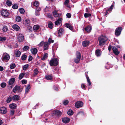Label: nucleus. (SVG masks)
<instances>
[{"mask_svg":"<svg viewBox=\"0 0 125 125\" xmlns=\"http://www.w3.org/2000/svg\"><path fill=\"white\" fill-rule=\"evenodd\" d=\"M90 43L89 41H84L82 42V45L83 47H86Z\"/></svg>","mask_w":125,"mask_h":125,"instance_id":"nucleus-15","label":"nucleus"},{"mask_svg":"<svg viewBox=\"0 0 125 125\" xmlns=\"http://www.w3.org/2000/svg\"><path fill=\"white\" fill-rule=\"evenodd\" d=\"M46 79L48 80H51L53 78L52 76L49 75L46 76H45Z\"/></svg>","mask_w":125,"mask_h":125,"instance_id":"nucleus-31","label":"nucleus"},{"mask_svg":"<svg viewBox=\"0 0 125 125\" xmlns=\"http://www.w3.org/2000/svg\"><path fill=\"white\" fill-rule=\"evenodd\" d=\"M7 112V109L4 107H2L0 108V112L3 114H5Z\"/></svg>","mask_w":125,"mask_h":125,"instance_id":"nucleus-10","label":"nucleus"},{"mask_svg":"<svg viewBox=\"0 0 125 125\" xmlns=\"http://www.w3.org/2000/svg\"><path fill=\"white\" fill-rule=\"evenodd\" d=\"M12 8L14 9H17L18 8V6L17 4H15L12 5Z\"/></svg>","mask_w":125,"mask_h":125,"instance_id":"nucleus-44","label":"nucleus"},{"mask_svg":"<svg viewBox=\"0 0 125 125\" xmlns=\"http://www.w3.org/2000/svg\"><path fill=\"white\" fill-rule=\"evenodd\" d=\"M40 26L38 25H34L33 27V29L34 32H37L38 29L40 28Z\"/></svg>","mask_w":125,"mask_h":125,"instance_id":"nucleus-16","label":"nucleus"},{"mask_svg":"<svg viewBox=\"0 0 125 125\" xmlns=\"http://www.w3.org/2000/svg\"><path fill=\"white\" fill-rule=\"evenodd\" d=\"M66 15L67 17L68 18H70L71 17V14L70 13H68Z\"/></svg>","mask_w":125,"mask_h":125,"instance_id":"nucleus-62","label":"nucleus"},{"mask_svg":"<svg viewBox=\"0 0 125 125\" xmlns=\"http://www.w3.org/2000/svg\"><path fill=\"white\" fill-rule=\"evenodd\" d=\"M12 98L10 96H9V97H8L6 100V102L7 103H10L12 101Z\"/></svg>","mask_w":125,"mask_h":125,"instance_id":"nucleus-34","label":"nucleus"},{"mask_svg":"<svg viewBox=\"0 0 125 125\" xmlns=\"http://www.w3.org/2000/svg\"><path fill=\"white\" fill-rule=\"evenodd\" d=\"M48 27L50 29H52L53 26V23L51 21H48Z\"/></svg>","mask_w":125,"mask_h":125,"instance_id":"nucleus-23","label":"nucleus"},{"mask_svg":"<svg viewBox=\"0 0 125 125\" xmlns=\"http://www.w3.org/2000/svg\"><path fill=\"white\" fill-rule=\"evenodd\" d=\"M39 71L37 68H36L34 70V75H36L38 74L39 73Z\"/></svg>","mask_w":125,"mask_h":125,"instance_id":"nucleus-53","label":"nucleus"},{"mask_svg":"<svg viewBox=\"0 0 125 125\" xmlns=\"http://www.w3.org/2000/svg\"><path fill=\"white\" fill-rule=\"evenodd\" d=\"M19 11L21 14H23L25 12V10L24 9L22 8H20Z\"/></svg>","mask_w":125,"mask_h":125,"instance_id":"nucleus-51","label":"nucleus"},{"mask_svg":"<svg viewBox=\"0 0 125 125\" xmlns=\"http://www.w3.org/2000/svg\"><path fill=\"white\" fill-rule=\"evenodd\" d=\"M21 54V52L19 50L17 51V52H15V54L16 57H20Z\"/></svg>","mask_w":125,"mask_h":125,"instance_id":"nucleus-28","label":"nucleus"},{"mask_svg":"<svg viewBox=\"0 0 125 125\" xmlns=\"http://www.w3.org/2000/svg\"><path fill=\"white\" fill-rule=\"evenodd\" d=\"M69 0H65L64 3V4L66 5H67L69 2Z\"/></svg>","mask_w":125,"mask_h":125,"instance_id":"nucleus-63","label":"nucleus"},{"mask_svg":"<svg viewBox=\"0 0 125 125\" xmlns=\"http://www.w3.org/2000/svg\"><path fill=\"white\" fill-rule=\"evenodd\" d=\"M80 60V58H76L74 59V61L75 63L77 64L79 63Z\"/></svg>","mask_w":125,"mask_h":125,"instance_id":"nucleus-47","label":"nucleus"},{"mask_svg":"<svg viewBox=\"0 0 125 125\" xmlns=\"http://www.w3.org/2000/svg\"><path fill=\"white\" fill-rule=\"evenodd\" d=\"M16 21L18 22H20L21 20V18L20 16H17L16 18Z\"/></svg>","mask_w":125,"mask_h":125,"instance_id":"nucleus-40","label":"nucleus"},{"mask_svg":"<svg viewBox=\"0 0 125 125\" xmlns=\"http://www.w3.org/2000/svg\"><path fill=\"white\" fill-rule=\"evenodd\" d=\"M39 5V3L38 1H36L34 2L33 5L35 7H37Z\"/></svg>","mask_w":125,"mask_h":125,"instance_id":"nucleus-49","label":"nucleus"},{"mask_svg":"<svg viewBox=\"0 0 125 125\" xmlns=\"http://www.w3.org/2000/svg\"><path fill=\"white\" fill-rule=\"evenodd\" d=\"M18 41L20 42H22L24 39V36L21 34H20L18 37Z\"/></svg>","mask_w":125,"mask_h":125,"instance_id":"nucleus-12","label":"nucleus"},{"mask_svg":"<svg viewBox=\"0 0 125 125\" xmlns=\"http://www.w3.org/2000/svg\"><path fill=\"white\" fill-rule=\"evenodd\" d=\"M20 97L18 95H14L12 97L13 101H18L20 99Z\"/></svg>","mask_w":125,"mask_h":125,"instance_id":"nucleus-17","label":"nucleus"},{"mask_svg":"<svg viewBox=\"0 0 125 125\" xmlns=\"http://www.w3.org/2000/svg\"><path fill=\"white\" fill-rule=\"evenodd\" d=\"M59 61L57 58H52L49 62L50 65L51 66H56L59 64Z\"/></svg>","mask_w":125,"mask_h":125,"instance_id":"nucleus-2","label":"nucleus"},{"mask_svg":"<svg viewBox=\"0 0 125 125\" xmlns=\"http://www.w3.org/2000/svg\"><path fill=\"white\" fill-rule=\"evenodd\" d=\"M70 121V118L67 117H64L62 119V122L65 124H67L69 123Z\"/></svg>","mask_w":125,"mask_h":125,"instance_id":"nucleus-11","label":"nucleus"},{"mask_svg":"<svg viewBox=\"0 0 125 125\" xmlns=\"http://www.w3.org/2000/svg\"><path fill=\"white\" fill-rule=\"evenodd\" d=\"M33 59V57L32 56L30 55L29 57L28 61L29 62H30Z\"/></svg>","mask_w":125,"mask_h":125,"instance_id":"nucleus-58","label":"nucleus"},{"mask_svg":"<svg viewBox=\"0 0 125 125\" xmlns=\"http://www.w3.org/2000/svg\"><path fill=\"white\" fill-rule=\"evenodd\" d=\"M99 42V45L100 46L104 45L108 40L107 38L105 35H101L98 38Z\"/></svg>","mask_w":125,"mask_h":125,"instance_id":"nucleus-1","label":"nucleus"},{"mask_svg":"<svg viewBox=\"0 0 125 125\" xmlns=\"http://www.w3.org/2000/svg\"><path fill=\"white\" fill-rule=\"evenodd\" d=\"M21 82L23 84H25L27 83V81L23 79L21 81Z\"/></svg>","mask_w":125,"mask_h":125,"instance_id":"nucleus-60","label":"nucleus"},{"mask_svg":"<svg viewBox=\"0 0 125 125\" xmlns=\"http://www.w3.org/2000/svg\"><path fill=\"white\" fill-rule=\"evenodd\" d=\"M25 25H27V26H29L30 24V21L28 19H26L25 20Z\"/></svg>","mask_w":125,"mask_h":125,"instance_id":"nucleus-38","label":"nucleus"},{"mask_svg":"<svg viewBox=\"0 0 125 125\" xmlns=\"http://www.w3.org/2000/svg\"><path fill=\"white\" fill-rule=\"evenodd\" d=\"M86 78L87 79V81L88 83V85L89 86H90V85L91 84V83L90 81V79L89 78V77L88 76H86Z\"/></svg>","mask_w":125,"mask_h":125,"instance_id":"nucleus-37","label":"nucleus"},{"mask_svg":"<svg viewBox=\"0 0 125 125\" xmlns=\"http://www.w3.org/2000/svg\"><path fill=\"white\" fill-rule=\"evenodd\" d=\"M81 86L82 87V88H83V89L84 90H86V86L85 85H84L83 84H82L81 85Z\"/></svg>","mask_w":125,"mask_h":125,"instance_id":"nucleus-61","label":"nucleus"},{"mask_svg":"<svg viewBox=\"0 0 125 125\" xmlns=\"http://www.w3.org/2000/svg\"><path fill=\"white\" fill-rule=\"evenodd\" d=\"M69 103V101L67 100H65L64 101L63 103L65 105H67Z\"/></svg>","mask_w":125,"mask_h":125,"instance_id":"nucleus-55","label":"nucleus"},{"mask_svg":"<svg viewBox=\"0 0 125 125\" xmlns=\"http://www.w3.org/2000/svg\"><path fill=\"white\" fill-rule=\"evenodd\" d=\"M73 111L71 109L69 110L67 112V114L69 115H72L73 114Z\"/></svg>","mask_w":125,"mask_h":125,"instance_id":"nucleus-33","label":"nucleus"},{"mask_svg":"<svg viewBox=\"0 0 125 125\" xmlns=\"http://www.w3.org/2000/svg\"><path fill=\"white\" fill-rule=\"evenodd\" d=\"M50 44L47 42H45L44 46V49L45 50H47L49 48V46Z\"/></svg>","mask_w":125,"mask_h":125,"instance_id":"nucleus-18","label":"nucleus"},{"mask_svg":"<svg viewBox=\"0 0 125 125\" xmlns=\"http://www.w3.org/2000/svg\"><path fill=\"white\" fill-rule=\"evenodd\" d=\"M122 30V28L121 27H119L115 29V35L117 36H119L121 33Z\"/></svg>","mask_w":125,"mask_h":125,"instance_id":"nucleus-5","label":"nucleus"},{"mask_svg":"<svg viewBox=\"0 0 125 125\" xmlns=\"http://www.w3.org/2000/svg\"><path fill=\"white\" fill-rule=\"evenodd\" d=\"M12 27L14 30L16 31H19L20 29V27L19 26L16 24L13 25L12 26Z\"/></svg>","mask_w":125,"mask_h":125,"instance_id":"nucleus-21","label":"nucleus"},{"mask_svg":"<svg viewBox=\"0 0 125 125\" xmlns=\"http://www.w3.org/2000/svg\"><path fill=\"white\" fill-rule=\"evenodd\" d=\"M27 55L24 54H23L21 57V59L23 61L27 59Z\"/></svg>","mask_w":125,"mask_h":125,"instance_id":"nucleus-36","label":"nucleus"},{"mask_svg":"<svg viewBox=\"0 0 125 125\" xmlns=\"http://www.w3.org/2000/svg\"><path fill=\"white\" fill-rule=\"evenodd\" d=\"M6 83L4 82H3L0 84L1 87L2 88H5L6 86Z\"/></svg>","mask_w":125,"mask_h":125,"instance_id":"nucleus-48","label":"nucleus"},{"mask_svg":"<svg viewBox=\"0 0 125 125\" xmlns=\"http://www.w3.org/2000/svg\"><path fill=\"white\" fill-rule=\"evenodd\" d=\"M15 111L13 110H10V114L11 115H13Z\"/></svg>","mask_w":125,"mask_h":125,"instance_id":"nucleus-59","label":"nucleus"},{"mask_svg":"<svg viewBox=\"0 0 125 125\" xmlns=\"http://www.w3.org/2000/svg\"><path fill=\"white\" fill-rule=\"evenodd\" d=\"M91 15H92L91 14L86 13H85L84 15V16L85 18H87L89 17H90Z\"/></svg>","mask_w":125,"mask_h":125,"instance_id":"nucleus-39","label":"nucleus"},{"mask_svg":"<svg viewBox=\"0 0 125 125\" xmlns=\"http://www.w3.org/2000/svg\"><path fill=\"white\" fill-rule=\"evenodd\" d=\"M23 87L21 88L20 86L16 85L13 88L12 91L14 93H16L17 91L18 93H20L21 92L23 89Z\"/></svg>","mask_w":125,"mask_h":125,"instance_id":"nucleus-3","label":"nucleus"},{"mask_svg":"<svg viewBox=\"0 0 125 125\" xmlns=\"http://www.w3.org/2000/svg\"><path fill=\"white\" fill-rule=\"evenodd\" d=\"M76 58H80L81 59V54L80 53L78 52H77L76 53Z\"/></svg>","mask_w":125,"mask_h":125,"instance_id":"nucleus-29","label":"nucleus"},{"mask_svg":"<svg viewBox=\"0 0 125 125\" xmlns=\"http://www.w3.org/2000/svg\"><path fill=\"white\" fill-rule=\"evenodd\" d=\"M64 29L62 28H60L58 30V37H61L62 34L64 32Z\"/></svg>","mask_w":125,"mask_h":125,"instance_id":"nucleus-8","label":"nucleus"},{"mask_svg":"<svg viewBox=\"0 0 125 125\" xmlns=\"http://www.w3.org/2000/svg\"><path fill=\"white\" fill-rule=\"evenodd\" d=\"M114 6L113 5H112L109 8L106 10L108 11V12L110 13L112 11Z\"/></svg>","mask_w":125,"mask_h":125,"instance_id":"nucleus-35","label":"nucleus"},{"mask_svg":"<svg viewBox=\"0 0 125 125\" xmlns=\"http://www.w3.org/2000/svg\"><path fill=\"white\" fill-rule=\"evenodd\" d=\"M65 25L66 27L69 29L70 30H72L73 29V27L72 26L70 25L68 23H66Z\"/></svg>","mask_w":125,"mask_h":125,"instance_id":"nucleus-26","label":"nucleus"},{"mask_svg":"<svg viewBox=\"0 0 125 125\" xmlns=\"http://www.w3.org/2000/svg\"><path fill=\"white\" fill-rule=\"evenodd\" d=\"M91 28L89 26H88L85 28V31L88 32H89L91 31Z\"/></svg>","mask_w":125,"mask_h":125,"instance_id":"nucleus-30","label":"nucleus"},{"mask_svg":"<svg viewBox=\"0 0 125 125\" xmlns=\"http://www.w3.org/2000/svg\"><path fill=\"white\" fill-rule=\"evenodd\" d=\"M30 88V84L28 85L27 87L26 88L25 90V92L28 93L29 90Z\"/></svg>","mask_w":125,"mask_h":125,"instance_id":"nucleus-41","label":"nucleus"},{"mask_svg":"<svg viewBox=\"0 0 125 125\" xmlns=\"http://www.w3.org/2000/svg\"><path fill=\"white\" fill-rule=\"evenodd\" d=\"M16 66V65L15 63H12L10 65V68L11 69H14Z\"/></svg>","mask_w":125,"mask_h":125,"instance_id":"nucleus-46","label":"nucleus"},{"mask_svg":"<svg viewBox=\"0 0 125 125\" xmlns=\"http://www.w3.org/2000/svg\"><path fill=\"white\" fill-rule=\"evenodd\" d=\"M62 20V18H60L58 19L55 21V25H60Z\"/></svg>","mask_w":125,"mask_h":125,"instance_id":"nucleus-19","label":"nucleus"},{"mask_svg":"<svg viewBox=\"0 0 125 125\" xmlns=\"http://www.w3.org/2000/svg\"><path fill=\"white\" fill-rule=\"evenodd\" d=\"M6 39V38L5 37H0V41H4Z\"/></svg>","mask_w":125,"mask_h":125,"instance_id":"nucleus-54","label":"nucleus"},{"mask_svg":"<svg viewBox=\"0 0 125 125\" xmlns=\"http://www.w3.org/2000/svg\"><path fill=\"white\" fill-rule=\"evenodd\" d=\"M9 106L11 109H15L17 107V105L14 103H12L9 105Z\"/></svg>","mask_w":125,"mask_h":125,"instance_id":"nucleus-22","label":"nucleus"},{"mask_svg":"<svg viewBox=\"0 0 125 125\" xmlns=\"http://www.w3.org/2000/svg\"><path fill=\"white\" fill-rule=\"evenodd\" d=\"M0 13L1 15L4 17H8L10 15L9 12L7 10L3 9L1 10Z\"/></svg>","mask_w":125,"mask_h":125,"instance_id":"nucleus-4","label":"nucleus"},{"mask_svg":"<svg viewBox=\"0 0 125 125\" xmlns=\"http://www.w3.org/2000/svg\"><path fill=\"white\" fill-rule=\"evenodd\" d=\"M112 46L111 45H110L108 47V50L109 52L111 51V48H112Z\"/></svg>","mask_w":125,"mask_h":125,"instance_id":"nucleus-64","label":"nucleus"},{"mask_svg":"<svg viewBox=\"0 0 125 125\" xmlns=\"http://www.w3.org/2000/svg\"><path fill=\"white\" fill-rule=\"evenodd\" d=\"M25 74V73H20L19 75V80H21Z\"/></svg>","mask_w":125,"mask_h":125,"instance_id":"nucleus-27","label":"nucleus"},{"mask_svg":"<svg viewBox=\"0 0 125 125\" xmlns=\"http://www.w3.org/2000/svg\"><path fill=\"white\" fill-rule=\"evenodd\" d=\"M45 43V42H44V41H42L40 43L39 45L40 46H42L44 45Z\"/></svg>","mask_w":125,"mask_h":125,"instance_id":"nucleus-57","label":"nucleus"},{"mask_svg":"<svg viewBox=\"0 0 125 125\" xmlns=\"http://www.w3.org/2000/svg\"><path fill=\"white\" fill-rule=\"evenodd\" d=\"M8 28L7 26H4L2 29V30L4 32H6L8 30Z\"/></svg>","mask_w":125,"mask_h":125,"instance_id":"nucleus-43","label":"nucleus"},{"mask_svg":"<svg viewBox=\"0 0 125 125\" xmlns=\"http://www.w3.org/2000/svg\"><path fill=\"white\" fill-rule=\"evenodd\" d=\"M54 42L53 40H52L51 38H49L48 40V43L50 44L51 43H53Z\"/></svg>","mask_w":125,"mask_h":125,"instance_id":"nucleus-42","label":"nucleus"},{"mask_svg":"<svg viewBox=\"0 0 125 125\" xmlns=\"http://www.w3.org/2000/svg\"><path fill=\"white\" fill-rule=\"evenodd\" d=\"M48 57V54L47 53H45L43 56L41 58L42 60H44L47 59Z\"/></svg>","mask_w":125,"mask_h":125,"instance_id":"nucleus-32","label":"nucleus"},{"mask_svg":"<svg viewBox=\"0 0 125 125\" xmlns=\"http://www.w3.org/2000/svg\"><path fill=\"white\" fill-rule=\"evenodd\" d=\"M53 16L55 17H60V15L57 13V11L54 10L52 12Z\"/></svg>","mask_w":125,"mask_h":125,"instance_id":"nucleus-20","label":"nucleus"},{"mask_svg":"<svg viewBox=\"0 0 125 125\" xmlns=\"http://www.w3.org/2000/svg\"><path fill=\"white\" fill-rule=\"evenodd\" d=\"M77 115H80L83 116L84 115V113L83 112L80 111L78 112Z\"/></svg>","mask_w":125,"mask_h":125,"instance_id":"nucleus-56","label":"nucleus"},{"mask_svg":"<svg viewBox=\"0 0 125 125\" xmlns=\"http://www.w3.org/2000/svg\"><path fill=\"white\" fill-rule=\"evenodd\" d=\"M30 51L31 53L34 55L36 54L38 52L37 49L35 48H32L31 49Z\"/></svg>","mask_w":125,"mask_h":125,"instance_id":"nucleus-13","label":"nucleus"},{"mask_svg":"<svg viewBox=\"0 0 125 125\" xmlns=\"http://www.w3.org/2000/svg\"><path fill=\"white\" fill-rule=\"evenodd\" d=\"M83 102L80 101L76 102L75 104V106L77 108H79L82 107L83 105Z\"/></svg>","mask_w":125,"mask_h":125,"instance_id":"nucleus-7","label":"nucleus"},{"mask_svg":"<svg viewBox=\"0 0 125 125\" xmlns=\"http://www.w3.org/2000/svg\"><path fill=\"white\" fill-rule=\"evenodd\" d=\"M112 50L113 53L116 55H118L119 53V52L118 51L117 49L115 46H113L112 47Z\"/></svg>","mask_w":125,"mask_h":125,"instance_id":"nucleus-9","label":"nucleus"},{"mask_svg":"<svg viewBox=\"0 0 125 125\" xmlns=\"http://www.w3.org/2000/svg\"><path fill=\"white\" fill-rule=\"evenodd\" d=\"M29 66V65L28 64H26L24 65L23 66V70H26L28 68Z\"/></svg>","mask_w":125,"mask_h":125,"instance_id":"nucleus-45","label":"nucleus"},{"mask_svg":"<svg viewBox=\"0 0 125 125\" xmlns=\"http://www.w3.org/2000/svg\"><path fill=\"white\" fill-rule=\"evenodd\" d=\"M29 47L27 46H25L22 48V49L25 51H26L28 50L29 49Z\"/></svg>","mask_w":125,"mask_h":125,"instance_id":"nucleus-52","label":"nucleus"},{"mask_svg":"<svg viewBox=\"0 0 125 125\" xmlns=\"http://www.w3.org/2000/svg\"><path fill=\"white\" fill-rule=\"evenodd\" d=\"M15 79L14 78H12L10 79L8 82L9 85L12 84L14 82Z\"/></svg>","mask_w":125,"mask_h":125,"instance_id":"nucleus-14","label":"nucleus"},{"mask_svg":"<svg viewBox=\"0 0 125 125\" xmlns=\"http://www.w3.org/2000/svg\"><path fill=\"white\" fill-rule=\"evenodd\" d=\"M10 58V56L9 55L6 53L5 56L3 58L2 60H9Z\"/></svg>","mask_w":125,"mask_h":125,"instance_id":"nucleus-24","label":"nucleus"},{"mask_svg":"<svg viewBox=\"0 0 125 125\" xmlns=\"http://www.w3.org/2000/svg\"><path fill=\"white\" fill-rule=\"evenodd\" d=\"M100 50L98 49L96 50L95 51V54L97 57L100 56L101 55V53L100 52Z\"/></svg>","mask_w":125,"mask_h":125,"instance_id":"nucleus-25","label":"nucleus"},{"mask_svg":"<svg viewBox=\"0 0 125 125\" xmlns=\"http://www.w3.org/2000/svg\"><path fill=\"white\" fill-rule=\"evenodd\" d=\"M53 114L56 115L57 117H59L62 114V112L58 110H55L53 112Z\"/></svg>","mask_w":125,"mask_h":125,"instance_id":"nucleus-6","label":"nucleus"},{"mask_svg":"<svg viewBox=\"0 0 125 125\" xmlns=\"http://www.w3.org/2000/svg\"><path fill=\"white\" fill-rule=\"evenodd\" d=\"M6 4L8 6H10L12 4V2L9 0H7L6 1Z\"/></svg>","mask_w":125,"mask_h":125,"instance_id":"nucleus-50","label":"nucleus"}]
</instances>
